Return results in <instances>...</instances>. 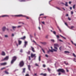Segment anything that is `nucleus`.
Masks as SVG:
<instances>
[{
    "instance_id": "1",
    "label": "nucleus",
    "mask_w": 76,
    "mask_h": 76,
    "mask_svg": "<svg viewBox=\"0 0 76 76\" xmlns=\"http://www.w3.org/2000/svg\"><path fill=\"white\" fill-rule=\"evenodd\" d=\"M59 45L57 43H55L54 44V48L55 49H53V50L54 52H57V50H58V47H59Z\"/></svg>"
},
{
    "instance_id": "2",
    "label": "nucleus",
    "mask_w": 76,
    "mask_h": 76,
    "mask_svg": "<svg viewBox=\"0 0 76 76\" xmlns=\"http://www.w3.org/2000/svg\"><path fill=\"white\" fill-rule=\"evenodd\" d=\"M57 71L59 72L58 75H61V73L60 72H61L65 73V70L64 69H58L57 70Z\"/></svg>"
},
{
    "instance_id": "3",
    "label": "nucleus",
    "mask_w": 76,
    "mask_h": 76,
    "mask_svg": "<svg viewBox=\"0 0 76 76\" xmlns=\"http://www.w3.org/2000/svg\"><path fill=\"white\" fill-rule=\"evenodd\" d=\"M14 16L15 17H26V18L28 19H29V18L28 17H27V16H24V15H14Z\"/></svg>"
},
{
    "instance_id": "4",
    "label": "nucleus",
    "mask_w": 76,
    "mask_h": 76,
    "mask_svg": "<svg viewBox=\"0 0 76 76\" xmlns=\"http://www.w3.org/2000/svg\"><path fill=\"white\" fill-rule=\"evenodd\" d=\"M17 59V56H13L12 57V59L11 61V64H13V63Z\"/></svg>"
},
{
    "instance_id": "5",
    "label": "nucleus",
    "mask_w": 76,
    "mask_h": 76,
    "mask_svg": "<svg viewBox=\"0 0 76 76\" xmlns=\"http://www.w3.org/2000/svg\"><path fill=\"white\" fill-rule=\"evenodd\" d=\"M24 65V63L23 61H22L20 62L19 66L20 67H23Z\"/></svg>"
},
{
    "instance_id": "6",
    "label": "nucleus",
    "mask_w": 76,
    "mask_h": 76,
    "mask_svg": "<svg viewBox=\"0 0 76 76\" xmlns=\"http://www.w3.org/2000/svg\"><path fill=\"white\" fill-rule=\"evenodd\" d=\"M36 54H33V53H31V57L32 58H33V57H34V59H35L36 57Z\"/></svg>"
},
{
    "instance_id": "7",
    "label": "nucleus",
    "mask_w": 76,
    "mask_h": 76,
    "mask_svg": "<svg viewBox=\"0 0 76 76\" xmlns=\"http://www.w3.org/2000/svg\"><path fill=\"white\" fill-rule=\"evenodd\" d=\"M8 59H9V56H6V58H4V59H2V60H1V61L7 60H8Z\"/></svg>"
},
{
    "instance_id": "8",
    "label": "nucleus",
    "mask_w": 76,
    "mask_h": 76,
    "mask_svg": "<svg viewBox=\"0 0 76 76\" xmlns=\"http://www.w3.org/2000/svg\"><path fill=\"white\" fill-rule=\"evenodd\" d=\"M9 15H1L0 16L1 17H3V18H4V17H9Z\"/></svg>"
},
{
    "instance_id": "9",
    "label": "nucleus",
    "mask_w": 76,
    "mask_h": 76,
    "mask_svg": "<svg viewBox=\"0 0 76 76\" xmlns=\"http://www.w3.org/2000/svg\"><path fill=\"white\" fill-rule=\"evenodd\" d=\"M6 64H7V63H6V62H4V63H1V64H0V65L1 66L6 65Z\"/></svg>"
},
{
    "instance_id": "10",
    "label": "nucleus",
    "mask_w": 76,
    "mask_h": 76,
    "mask_svg": "<svg viewBox=\"0 0 76 76\" xmlns=\"http://www.w3.org/2000/svg\"><path fill=\"white\" fill-rule=\"evenodd\" d=\"M26 39V37L25 36H23V37L19 38V39H22L24 40Z\"/></svg>"
},
{
    "instance_id": "11",
    "label": "nucleus",
    "mask_w": 76,
    "mask_h": 76,
    "mask_svg": "<svg viewBox=\"0 0 76 76\" xmlns=\"http://www.w3.org/2000/svg\"><path fill=\"white\" fill-rule=\"evenodd\" d=\"M51 49L52 50H50H50H50L51 52H52V53H53L54 51L53 50V49L52 47H51Z\"/></svg>"
},
{
    "instance_id": "12",
    "label": "nucleus",
    "mask_w": 76,
    "mask_h": 76,
    "mask_svg": "<svg viewBox=\"0 0 76 76\" xmlns=\"http://www.w3.org/2000/svg\"><path fill=\"white\" fill-rule=\"evenodd\" d=\"M18 44L19 45H20V44H21L22 43V41H21L18 40Z\"/></svg>"
},
{
    "instance_id": "13",
    "label": "nucleus",
    "mask_w": 76,
    "mask_h": 76,
    "mask_svg": "<svg viewBox=\"0 0 76 76\" xmlns=\"http://www.w3.org/2000/svg\"><path fill=\"white\" fill-rule=\"evenodd\" d=\"M2 29L3 31H5V30H6V27H3L2 28Z\"/></svg>"
},
{
    "instance_id": "14",
    "label": "nucleus",
    "mask_w": 76,
    "mask_h": 76,
    "mask_svg": "<svg viewBox=\"0 0 76 76\" xmlns=\"http://www.w3.org/2000/svg\"><path fill=\"white\" fill-rule=\"evenodd\" d=\"M31 50H32L34 52H35V50H34V48L33 47H32L31 46Z\"/></svg>"
},
{
    "instance_id": "15",
    "label": "nucleus",
    "mask_w": 76,
    "mask_h": 76,
    "mask_svg": "<svg viewBox=\"0 0 76 76\" xmlns=\"http://www.w3.org/2000/svg\"><path fill=\"white\" fill-rule=\"evenodd\" d=\"M41 43L42 44L44 45H45L47 43L45 42H41Z\"/></svg>"
},
{
    "instance_id": "16",
    "label": "nucleus",
    "mask_w": 76,
    "mask_h": 76,
    "mask_svg": "<svg viewBox=\"0 0 76 76\" xmlns=\"http://www.w3.org/2000/svg\"><path fill=\"white\" fill-rule=\"evenodd\" d=\"M40 75H43V76H46V74H42V73L41 74H40Z\"/></svg>"
},
{
    "instance_id": "17",
    "label": "nucleus",
    "mask_w": 76,
    "mask_h": 76,
    "mask_svg": "<svg viewBox=\"0 0 76 76\" xmlns=\"http://www.w3.org/2000/svg\"><path fill=\"white\" fill-rule=\"evenodd\" d=\"M12 28L13 30H15V29H16V26H12Z\"/></svg>"
},
{
    "instance_id": "18",
    "label": "nucleus",
    "mask_w": 76,
    "mask_h": 76,
    "mask_svg": "<svg viewBox=\"0 0 76 76\" xmlns=\"http://www.w3.org/2000/svg\"><path fill=\"white\" fill-rule=\"evenodd\" d=\"M28 69H29V71H31V69H30V68H31V66H30V65H28Z\"/></svg>"
},
{
    "instance_id": "19",
    "label": "nucleus",
    "mask_w": 76,
    "mask_h": 76,
    "mask_svg": "<svg viewBox=\"0 0 76 76\" xmlns=\"http://www.w3.org/2000/svg\"><path fill=\"white\" fill-rule=\"evenodd\" d=\"M27 42H26V41L25 42V45H25V47H26V46L27 45Z\"/></svg>"
},
{
    "instance_id": "20",
    "label": "nucleus",
    "mask_w": 76,
    "mask_h": 76,
    "mask_svg": "<svg viewBox=\"0 0 76 76\" xmlns=\"http://www.w3.org/2000/svg\"><path fill=\"white\" fill-rule=\"evenodd\" d=\"M23 71L22 73H24L25 72V70H26V68H23Z\"/></svg>"
},
{
    "instance_id": "21",
    "label": "nucleus",
    "mask_w": 76,
    "mask_h": 76,
    "mask_svg": "<svg viewBox=\"0 0 76 76\" xmlns=\"http://www.w3.org/2000/svg\"><path fill=\"white\" fill-rule=\"evenodd\" d=\"M1 55L2 56H5V53H4V52H2V53H1Z\"/></svg>"
},
{
    "instance_id": "22",
    "label": "nucleus",
    "mask_w": 76,
    "mask_h": 76,
    "mask_svg": "<svg viewBox=\"0 0 76 76\" xmlns=\"http://www.w3.org/2000/svg\"><path fill=\"white\" fill-rule=\"evenodd\" d=\"M48 70L49 72H50V71H51V69L49 68H48Z\"/></svg>"
},
{
    "instance_id": "23",
    "label": "nucleus",
    "mask_w": 76,
    "mask_h": 76,
    "mask_svg": "<svg viewBox=\"0 0 76 76\" xmlns=\"http://www.w3.org/2000/svg\"><path fill=\"white\" fill-rule=\"evenodd\" d=\"M68 3L67 2H66V4H64V5L66 6V7H68Z\"/></svg>"
},
{
    "instance_id": "24",
    "label": "nucleus",
    "mask_w": 76,
    "mask_h": 76,
    "mask_svg": "<svg viewBox=\"0 0 76 76\" xmlns=\"http://www.w3.org/2000/svg\"><path fill=\"white\" fill-rule=\"evenodd\" d=\"M49 36V35H46L45 36V38L46 39H48Z\"/></svg>"
},
{
    "instance_id": "25",
    "label": "nucleus",
    "mask_w": 76,
    "mask_h": 76,
    "mask_svg": "<svg viewBox=\"0 0 76 76\" xmlns=\"http://www.w3.org/2000/svg\"><path fill=\"white\" fill-rule=\"evenodd\" d=\"M5 73L7 74H9V72L7 71H5Z\"/></svg>"
},
{
    "instance_id": "26",
    "label": "nucleus",
    "mask_w": 76,
    "mask_h": 76,
    "mask_svg": "<svg viewBox=\"0 0 76 76\" xmlns=\"http://www.w3.org/2000/svg\"><path fill=\"white\" fill-rule=\"evenodd\" d=\"M60 36H61V37H62L64 39H66V38L65 37H64L62 36L61 35H60Z\"/></svg>"
},
{
    "instance_id": "27",
    "label": "nucleus",
    "mask_w": 76,
    "mask_h": 76,
    "mask_svg": "<svg viewBox=\"0 0 76 76\" xmlns=\"http://www.w3.org/2000/svg\"><path fill=\"white\" fill-rule=\"evenodd\" d=\"M57 38V39H58V38H59V36L58 35H56Z\"/></svg>"
},
{
    "instance_id": "28",
    "label": "nucleus",
    "mask_w": 76,
    "mask_h": 76,
    "mask_svg": "<svg viewBox=\"0 0 76 76\" xmlns=\"http://www.w3.org/2000/svg\"><path fill=\"white\" fill-rule=\"evenodd\" d=\"M64 53H69V51H65Z\"/></svg>"
},
{
    "instance_id": "29",
    "label": "nucleus",
    "mask_w": 76,
    "mask_h": 76,
    "mask_svg": "<svg viewBox=\"0 0 76 76\" xmlns=\"http://www.w3.org/2000/svg\"><path fill=\"white\" fill-rule=\"evenodd\" d=\"M39 61H41V56H39Z\"/></svg>"
},
{
    "instance_id": "30",
    "label": "nucleus",
    "mask_w": 76,
    "mask_h": 76,
    "mask_svg": "<svg viewBox=\"0 0 76 76\" xmlns=\"http://www.w3.org/2000/svg\"><path fill=\"white\" fill-rule=\"evenodd\" d=\"M53 34H54L55 35H56V31H53Z\"/></svg>"
},
{
    "instance_id": "31",
    "label": "nucleus",
    "mask_w": 76,
    "mask_h": 76,
    "mask_svg": "<svg viewBox=\"0 0 76 76\" xmlns=\"http://www.w3.org/2000/svg\"><path fill=\"white\" fill-rule=\"evenodd\" d=\"M56 8H57V9H58V10H61L60 9L59 7H56Z\"/></svg>"
},
{
    "instance_id": "32",
    "label": "nucleus",
    "mask_w": 76,
    "mask_h": 76,
    "mask_svg": "<svg viewBox=\"0 0 76 76\" xmlns=\"http://www.w3.org/2000/svg\"><path fill=\"white\" fill-rule=\"evenodd\" d=\"M73 55L74 57L76 58V56L75 53H73Z\"/></svg>"
},
{
    "instance_id": "33",
    "label": "nucleus",
    "mask_w": 76,
    "mask_h": 76,
    "mask_svg": "<svg viewBox=\"0 0 76 76\" xmlns=\"http://www.w3.org/2000/svg\"><path fill=\"white\" fill-rule=\"evenodd\" d=\"M75 5L74 4L73 7V8L74 9H75Z\"/></svg>"
},
{
    "instance_id": "34",
    "label": "nucleus",
    "mask_w": 76,
    "mask_h": 76,
    "mask_svg": "<svg viewBox=\"0 0 76 76\" xmlns=\"http://www.w3.org/2000/svg\"><path fill=\"white\" fill-rule=\"evenodd\" d=\"M22 26H19L17 27L18 28H20V27H21Z\"/></svg>"
},
{
    "instance_id": "35",
    "label": "nucleus",
    "mask_w": 76,
    "mask_h": 76,
    "mask_svg": "<svg viewBox=\"0 0 76 76\" xmlns=\"http://www.w3.org/2000/svg\"><path fill=\"white\" fill-rule=\"evenodd\" d=\"M42 50L43 52L44 53H45V52L44 50L42 48Z\"/></svg>"
},
{
    "instance_id": "36",
    "label": "nucleus",
    "mask_w": 76,
    "mask_h": 76,
    "mask_svg": "<svg viewBox=\"0 0 76 76\" xmlns=\"http://www.w3.org/2000/svg\"><path fill=\"white\" fill-rule=\"evenodd\" d=\"M59 49L60 50V51H61V49H62V47H61V46L59 48Z\"/></svg>"
},
{
    "instance_id": "37",
    "label": "nucleus",
    "mask_w": 76,
    "mask_h": 76,
    "mask_svg": "<svg viewBox=\"0 0 76 76\" xmlns=\"http://www.w3.org/2000/svg\"><path fill=\"white\" fill-rule=\"evenodd\" d=\"M27 53L28 54H30V51H28V52Z\"/></svg>"
},
{
    "instance_id": "38",
    "label": "nucleus",
    "mask_w": 76,
    "mask_h": 76,
    "mask_svg": "<svg viewBox=\"0 0 76 76\" xmlns=\"http://www.w3.org/2000/svg\"><path fill=\"white\" fill-rule=\"evenodd\" d=\"M20 52L21 53H22L23 52V50H22V49H20Z\"/></svg>"
},
{
    "instance_id": "39",
    "label": "nucleus",
    "mask_w": 76,
    "mask_h": 76,
    "mask_svg": "<svg viewBox=\"0 0 76 76\" xmlns=\"http://www.w3.org/2000/svg\"><path fill=\"white\" fill-rule=\"evenodd\" d=\"M6 69V68L5 67H4V68H1V70H2L3 69Z\"/></svg>"
},
{
    "instance_id": "40",
    "label": "nucleus",
    "mask_w": 76,
    "mask_h": 76,
    "mask_svg": "<svg viewBox=\"0 0 76 76\" xmlns=\"http://www.w3.org/2000/svg\"><path fill=\"white\" fill-rule=\"evenodd\" d=\"M35 65L36 66H39L38 64H35Z\"/></svg>"
},
{
    "instance_id": "41",
    "label": "nucleus",
    "mask_w": 76,
    "mask_h": 76,
    "mask_svg": "<svg viewBox=\"0 0 76 76\" xmlns=\"http://www.w3.org/2000/svg\"><path fill=\"white\" fill-rule=\"evenodd\" d=\"M5 37H8V35H5Z\"/></svg>"
},
{
    "instance_id": "42",
    "label": "nucleus",
    "mask_w": 76,
    "mask_h": 76,
    "mask_svg": "<svg viewBox=\"0 0 76 76\" xmlns=\"http://www.w3.org/2000/svg\"><path fill=\"white\" fill-rule=\"evenodd\" d=\"M74 28V26H72L71 27V28H70V29H72V28Z\"/></svg>"
},
{
    "instance_id": "43",
    "label": "nucleus",
    "mask_w": 76,
    "mask_h": 76,
    "mask_svg": "<svg viewBox=\"0 0 76 76\" xmlns=\"http://www.w3.org/2000/svg\"><path fill=\"white\" fill-rule=\"evenodd\" d=\"M51 41L53 42H54V40L53 39H51Z\"/></svg>"
},
{
    "instance_id": "44",
    "label": "nucleus",
    "mask_w": 76,
    "mask_h": 76,
    "mask_svg": "<svg viewBox=\"0 0 76 76\" xmlns=\"http://www.w3.org/2000/svg\"><path fill=\"white\" fill-rule=\"evenodd\" d=\"M65 25H66V26H68V25H67V23H66L65 22Z\"/></svg>"
},
{
    "instance_id": "45",
    "label": "nucleus",
    "mask_w": 76,
    "mask_h": 76,
    "mask_svg": "<svg viewBox=\"0 0 76 76\" xmlns=\"http://www.w3.org/2000/svg\"><path fill=\"white\" fill-rule=\"evenodd\" d=\"M44 15V14H41L40 15V16Z\"/></svg>"
},
{
    "instance_id": "46",
    "label": "nucleus",
    "mask_w": 76,
    "mask_h": 76,
    "mask_svg": "<svg viewBox=\"0 0 76 76\" xmlns=\"http://www.w3.org/2000/svg\"><path fill=\"white\" fill-rule=\"evenodd\" d=\"M25 76H29V75L28 74H26Z\"/></svg>"
},
{
    "instance_id": "47",
    "label": "nucleus",
    "mask_w": 76,
    "mask_h": 76,
    "mask_svg": "<svg viewBox=\"0 0 76 76\" xmlns=\"http://www.w3.org/2000/svg\"><path fill=\"white\" fill-rule=\"evenodd\" d=\"M42 23L43 24H45V22L44 21L42 22Z\"/></svg>"
},
{
    "instance_id": "48",
    "label": "nucleus",
    "mask_w": 76,
    "mask_h": 76,
    "mask_svg": "<svg viewBox=\"0 0 76 76\" xmlns=\"http://www.w3.org/2000/svg\"><path fill=\"white\" fill-rule=\"evenodd\" d=\"M28 58H29V60H31L30 56H29Z\"/></svg>"
},
{
    "instance_id": "49",
    "label": "nucleus",
    "mask_w": 76,
    "mask_h": 76,
    "mask_svg": "<svg viewBox=\"0 0 76 76\" xmlns=\"http://www.w3.org/2000/svg\"><path fill=\"white\" fill-rule=\"evenodd\" d=\"M71 14L72 15L73 14V11H71Z\"/></svg>"
},
{
    "instance_id": "50",
    "label": "nucleus",
    "mask_w": 76,
    "mask_h": 76,
    "mask_svg": "<svg viewBox=\"0 0 76 76\" xmlns=\"http://www.w3.org/2000/svg\"><path fill=\"white\" fill-rule=\"evenodd\" d=\"M68 19H69V20H71V18H69V17L68 18Z\"/></svg>"
},
{
    "instance_id": "51",
    "label": "nucleus",
    "mask_w": 76,
    "mask_h": 76,
    "mask_svg": "<svg viewBox=\"0 0 76 76\" xmlns=\"http://www.w3.org/2000/svg\"><path fill=\"white\" fill-rule=\"evenodd\" d=\"M71 3H72V2L71 1H69V4H71Z\"/></svg>"
},
{
    "instance_id": "52",
    "label": "nucleus",
    "mask_w": 76,
    "mask_h": 76,
    "mask_svg": "<svg viewBox=\"0 0 76 76\" xmlns=\"http://www.w3.org/2000/svg\"><path fill=\"white\" fill-rule=\"evenodd\" d=\"M50 50H48V52H47L48 53H49L50 52Z\"/></svg>"
},
{
    "instance_id": "53",
    "label": "nucleus",
    "mask_w": 76,
    "mask_h": 76,
    "mask_svg": "<svg viewBox=\"0 0 76 76\" xmlns=\"http://www.w3.org/2000/svg\"><path fill=\"white\" fill-rule=\"evenodd\" d=\"M45 56L47 58L48 57V56L47 55H45Z\"/></svg>"
},
{
    "instance_id": "54",
    "label": "nucleus",
    "mask_w": 76,
    "mask_h": 76,
    "mask_svg": "<svg viewBox=\"0 0 76 76\" xmlns=\"http://www.w3.org/2000/svg\"><path fill=\"white\" fill-rule=\"evenodd\" d=\"M45 65H43V67H45Z\"/></svg>"
},
{
    "instance_id": "55",
    "label": "nucleus",
    "mask_w": 76,
    "mask_h": 76,
    "mask_svg": "<svg viewBox=\"0 0 76 76\" xmlns=\"http://www.w3.org/2000/svg\"><path fill=\"white\" fill-rule=\"evenodd\" d=\"M12 37L14 36V34H12Z\"/></svg>"
},
{
    "instance_id": "56",
    "label": "nucleus",
    "mask_w": 76,
    "mask_h": 76,
    "mask_svg": "<svg viewBox=\"0 0 76 76\" xmlns=\"http://www.w3.org/2000/svg\"><path fill=\"white\" fill-rule=\"evenodd\" d=\"M33 42L35 43V44H36V42L34 40H33Z\"/></svg>"
},
{
    "instance_id": "57",
    "label": "nucleus",
    "mask_w": 76,
    "mask_h": 76,
    "mask_svg": "<svg viewBox=\"0 0 76 76\" xmlns=\"http://www.w3.org/2000/svg\"><path fill=\"white\" fill-rule=\"evenodd\" d=\"M59 41H60V42H63V41L61 40V39H59Z\"/></svg>"
},
{
    "instance_id": "58",
    "label": "nucleus",
    "mask_w": 76,
    "mask_h": 76,
    "mask_svg": "<svg viewBox=\"0 0 76 76\" xmlns=\"http://www.w3.org/2000/svg\"><path fill=\"white\" fill-rule=\"evenodd\" d=\"M61 4H63V5H65L64 3H63V2L61 3Z\"/></svg>"
},
{
    "instance_id": "59",
    "label": "nucleus",
    "mask_w": 76,
    "mask_h": 76,
    "mask_svg": "<svg viewBox=\"0 0 76 76\" xmlns=\"http://www.w3.org/2000/svg\"><path fill=\"white\" fill-rule=\"evenodd\" d=\"M66 17H68V14H66Z\"/></svg>"
},
{
    "instance_id": "60",
    "label": "nucleus",
    "mask_w": 76,
    "mask_h": 76,
    "mask_svg": "<svg viewBox=\"0 0 76 76\" xmlns=\"http://www.w3.org/2000/svg\"><path fill=\"white\" fill-rule=\"evenodd\" d=\"M66 72H69V70H68L67 69H66Z\"/></svg>"
},
{
    "instance_id": "61",
    "label": "nucleus",
    "mask_w": 76,
    "mask_h": 76,
    "mask_svg": "<svg viewBox=\"0 0 76 76\" xmlns=\"http://www.w3.org/2000/svg\"><path fill=\"white\" fill-rule=\"evenodd\" d=\"M70 10H72V7H70Z\"/></svg>"
},
{
    "instance_id": "62",
    "label": "nucleus",
    "mask_w": 76,
    "mask_h": 76,
    "mask_svg": "<svg viewBox=\"0 0 76 76\" xmlns=\"http://www.w3.org/2000/svg\"><path fill=\"white\" fill-rule=\"evenodd\" d=\"M47 17V16H45V17L44 18L46 19V18Z\"/></svg>"
},
{
    "instance_id": "63",
    "label": "nucleus",
    "mask_w": 76,
    "mask_h": 76,
    "mask_svg": "<svg viewBox=\"0 0 76 76\" xmlns=\"http://www.w3.org/2000/svg\"><path fill=\"white\" fill-rule=\"evenodd\" d=\"M59 30L61 32V30H60V28L59 29Z\"/></svg>"
},
{
    "instance_id": "64",
    "label": "nucleus",
    "mask_w": 76,
    "mask_h": 76,
    "mask_svg": "<svg viewBox=\"0 0 76 76\" xmlns=\"http://www.w3.org/2000/svg\"><path fill=\"white\" fill-rule=\"evenodd\" d=\"M37 75V74H34V76H36Z\"/></svg>"
}]
</instances>
